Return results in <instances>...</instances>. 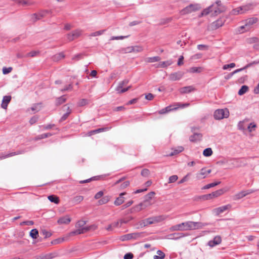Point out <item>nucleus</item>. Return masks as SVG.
<instances>
[{"label":"nucleus","mask_w":259,"mask_h":259,"mask_svg":"<svg viewBox=\"0 0 259 259\" xmlns=\"http://www.w3.org/2000/svg\"><path fill=\"white\" fill-rule=\"evenodd\" d=\"M164 219L163 215L154 216L143 220L136 224V228L140 229L144 227L147 226L148 225H151L155 223H159L162 221Z\"/></svg>","instance_id":"f257e3e1"},{"label":"nucleus","mask_w":259,"mask_h":259,"mask_svg":"<svg viewBox=\"0 0 259 259\" xmlns=\"http://www.w3.org/2000/svg\"><path fill=\"white\" fill-rule=\"evenodd\" d=\"M258 21V18L256 17H251L244 20V24L239 27V31L243 33L245 31L250 30L253 27V25Z\"/></svg>","instance_id":"f03ea898"},{"label":"nucleus","mask_w":259,"mask_h":259,"mask_svg":"<svg viewBox=\"0 0 259 259\" xmlns=\"http://www.w3.org/2000/svg\"><path fill=\"white\" fill-rule=\"evenodd\" d=\"M183 230H191L201 228L203 226L201 222L188 221L182 223Z\"/></svg>","instance_id":"7ed1b4c3"},{"label":"nucleus","mask_w":259,"mask_h":259,"mask_svg":"<svg viewBox=\"0 0 259 259\" xmlns=\"http://www.w3.org/2000/svg\"><path fill=\"white\" fill-rule=\"evenodd\" d=\"M229 116V112L227 109H217L214 112L213 116L215 119H222L227 118Z\"/></svg>","instance_id":"20e7f679"},{"label":"nucleus","mask_w":259,"mask_h":259,"mask_svg":"<svg viewBox=\"0 0 259 259\" xmlns=\"http://www.w3.org/2000/svg\"><path fill=\"white\" fill-rule=\"evenodd\" d=\"M200 6L198 4H190L180 11L181 15H186L198 10Z\"/></svg>","instance_id":"39448f33"},{"label":"nucleus","mask_w":259,"mask_h":259,"mask_svg":"<svg viewBox=\"0 0 259 259\" xmlns=\"http://www.w3.org/2000/svg\"><path fill=\"white\" fill-rule=\"evenodd\" d=\"M143 236V232H135L123 235L121 236V239L122 241L128 240L132 239H137Z\"/></svg>","instance_id":"423d86ee"},{"label":"nucleus","mask_w":259,"mask_h":259,"mask_svg":"<svg viewBox=\"0 0 259 259\" xmlns=\"http://www.w3.org/2000/svg\"><path fill=\"white\" fill-rule=\"evenodd\" d=\"M258 63V62L253 61V62H252L251 63L247 64L244 67H242L241 68H240V69H236V70H234V71H233L232 72L230 73L228 75L225 76V79H226V80L229 79L235 73H237L239 72H240L241 71L245 70L247 68H248L250 67V66H251L253 64H257Z\"/></svg>","instance_id":"0eeeda50"},{"label":"nucleus","mask_w":259,"mask_h":259,"mask_svg":"<svg viewBox=\"0 0 259 259\" xmlns=\"http://www.w3.org/2000/svg\"><path fill=\"white\" fill-rule=\"evenodd\" d=\"M82 33V31L80 29H76L72 31L71 32L67 34V37L69 41H73V40L78 38Z\"/></svg>","instance_id":"6e6552de"},{"label":"nucleus","mask_w":259,"mask_h":259,"mask_svg":"<svg viewBox=\"0 0 259 259\" xmlns=\"http://www.w3.org/2000/svg\"><path fill=\"white\" fill-rule=\"evenodd\" d=\"M225 22V20L224 18H219L210 24L209 26L210 29L212 30H216L222 27L224 24Z\"/></svg>","instance_id":"1a4fd4ad"},{"label":"nucleus","mask_w":259,"mask_h":259,"mask_svg":"<svg viewBox=\"0 0 259 259\" xmlns=\"http://www.w3.org/2000/svg\"><path fill=\"white\" fill-rule=\"evenodd\" d=\"M155 194L154 192H150L147 195L144 196V200L142 202L143 203H145V205H146V207H148L151 205L152 203L151 202V200L154 195Z\"/></svg>","instance_id":"9d476101"},{"label":"nucleus","mask_w":259,"mask_h":259,"mask_svg":"<svg viewBox=\"0 0 259 259\" xmlns=\"http://www.w3.org/2000/svg\"><path fill=\"white\" fill-rule=\"evenodd\" d=\"M92 227V226H91L89 227H84L82 228H79L74 231L71 232L69 234L70 236H73L84 233L89 231L91 229Z\"/></svg>","instance_id":"9b49d317"},{"label":"nucleus","mask_w":259,"mask_h":259,"mask_svg":"<svg viewBox=\"0 0 259 259\" xmlns=\"http://www.w3.org/2000/svg\"><path fill=\"white\" fill-rule=\"evenodd\" d=\"M222 242V238L220 236H215L213 240H210L207 243V245L211 247H213L220 244Z\"/></svg>","instance_id":"f8f14e48"},{"label":"nucleus","mask_w":259,"mask_h":259,"mask_svg":"<svg viewBox=\"0 0 259 259\" xmlns=\"http://www.w3.org/2000/svg\"><path fill=\"white\" fill-rule=\"evenodd\" d=\"M184 75V73L182 71H178L171 73L169 76V79L171 81H176L180 80Z\"/></svg>","instance_id":"ddd939ff"},{"label":"nucleus","mask_w":259,"mask_h":259,"mask_svg":"<svg viewBox=\"0 0 259 259\" xmlns=\"http://www.w3.org/2000/svg\"><path fill=\"white\" fill-rule=\"evenodd\" d=\"M11 100V96H5L3 97L1 107L3 109H7L8 104L10 102Z\"/></svg>","instance_id":"4468645a"},{"label":"nucleus","mask_w":259,"mask_h":259,"mask_svg":"<svg viewBox=\"0 0 259 259\" xmlns=\"http://www.w3.org/2000/svg\"><path fill=\"white\" fill-rule=\"evenodd\" d=\"M202 137V135L200 133H195L191 136L189 138V140L191 142H196L197 141L201 140Z\"/></svg>","instance_id":"2eb2a0df"},{"label":"nucleus","mask_w":259,"mask_h":259,"mask_svg":"<svg viewBox=\"0 0 259 259\" xmlns=\"http://www.w3.org/2000/svg\"><path fill=\"white\" fill-rule=\"evenodd\" d=\"M231 207V205L230 204H228L226 205H224L219 207H218L215 209V211L217 213V215L220 214L221 213H223L225 211L229 209Z\"/></svg>","instance_id":"dca6fc26"},{"label":"nucleus","mask_w":259,"mask_h":259,"mask_svg":"<svg viewBox=\"0 0 259 259\" xmlns=\"http://www.w3.org/2000/svg\"><path fill=\"white\" fill-rule=\"evenodd\" d=\"M195 90V89L193 86L190 85L180 88V92L181 94H186L189 93Z\"/></svg>","instance_id":"f3484780"},{"label":"nucleus","mask_w":259,"mask_h":259,"mask_svg":"<svg viewBox=\"0 0 259 259\" xmlns=\"http://www.w3.org/2000/svg\"><path fill=\"white\" fill-rule=\"evenodd\" d=\"M71 221V219L68 215L60 218L57 222L59 224H68Z\"/></svg>","instance_id":"a211bd4d"},{"label":"nucleus","mask_w":259,"mask_h":259,"mask_svg":"<svg viewBox=\"0 0 259 259\" xmlns=\"http://www.w3.org/2000/svg\"><path fill=\"white\" fill-rule=\"evenodd\" d=\"M177 109H178V107H175L172 108V106L170 105V106H167L165 108L159 110L158 113L160 114H164L167 113L172 110H177Z\"/></svg>","instance_id":"6ab92c4d"},{"label":"nucleus","mask_w":259,"mask_h":259,"mask_svg":"<svg viewBox=\"0 0 259 259\" xmlns=\"http://www.w3.org/2000/svg\"><path fill=\"white\" fill-rule=\"evenodd\" d=\"M224 193V190L223 189L218 190L214 192H212L210 194H209L207 195V197H209L210 198L213 197H217Z\"/></svg>","instance_id":"aec40b11"},{"label":"nucleus","mask_w":259,"mask_h":259,"mask_svg":"<svg viewBox=\"0 0 259 259\" xmlns=\"http://www.w3.org/2000/svg\"><path fill=\"white\" fill-rule=\"evenodd\" d=\"M212 10L213 12V14L214 15H218V14L224 12L225 10V8L217 7L214 5V6L212 8Z\"/></svg>","instance_id":"412c9836"},{"label":"nucleus","mask_w":259,"mask_h":259,"mask_svg":"<svg viewBox=\"0 0 259 259\" xmlns=\"http://www.w3.org/2000/svg\"><path fill=\"white\" fill-rule=\"evenodd\" d=\"M214 6V5H211L208 8L204 9L202 12L201 13L200 15L199 16V17H201L203 16H205L208 15L210 12H212V8Z\"/></svg>","instance_id":"4be33fe9"},{"label":"nucleus","mask_w":259,"mask_h":259,"mask_svg":"<svg viewBox=\"0 0 259 259\" xmlns=\"http://www.w3.org/2000/svg\"><path fill=\"white\" fill-rule=\"evenodd\" d=\"M206 175V169L205 168H202L201 169L200 172L196 174V178L200 180L205 178Z\"/></svg>","instance_id":"5701e85b"},{"label":"nucleus","mask_w":259,"mask_h":259,"mask_svg":"<svg viewBox=\"0 0 259 259\" xmlns=\"http://www.w3.org/2000/svg\"><path fill=\"white\" fill-rule=\"evenodd\" d=\"M46 13H48V12H42L38 14H33L32 17V19L34 21H36L37 20H39L45 16Z\"/></svg>","instance_id":"b1692460"},{"label":"nucleus","mask_w":259,"mask_h":259,"mask_svg":"<svg viewBox=\"0 0 259 259\" xmlns=\"http://www.w3.org/2000/svg\"><path fill=\"white\" fill-rule=\"evenodd\" d=\"M125 194V193H121L120 194V196L116 198L114 203L115 205L119 206L124 202V199L122 197V196L124 195Z\"/></svg>","instance_id":"393cba45"},{"label":"nucleus","mask_w":259,"mask_h":259,"mask_svg":"<svg viewBox=\"0 0 259 259\" xmlns=\"http://www.w3.org/2000/svg\"><path fill=\"white\" fill-rule=\"evenodd\" d=\"M65 57V55L63 53L61 52L60 53L54 55L52 59L54 61L58 62L61 59L64 58Z\"/></svg>","instance_id":"a878e982"},{"label":"nucleus","mask_w":259,"mask_h":259,"mask_svg":"<svg viewBox=\"0 0 259 259\" xmlns=\"http://www.w3.org/2000/svg\"><path fill=\"white\" fill-rule=\"evenodd\" d=\"M135 211V212H139L142 210L144 208H145L146 207V205H145V203H143L142 202H141L138 205H135L133 207Z\"/></svg>","instance_id":"bb28decb"},{"label":"nucleus","mask_w":259,"mask_h":259,"mask_svg":"<svg viewBox=\"0 0 259 259\" xmlns=\"http://www.w3.org/2000/svg\"><path fill=\"white\" fill-rule=\"evenodd\" d=\"M118 52L119 53H132V47H128L126 48H120L118 50Z\"/></svg>","instance_id":"cd10ccee"},{"label":"nucleus","mask_w":259,"mask_h":259,"mask_svg":"<svg viewBox=\"0 0 259 259\" xmlns=\"http://www.w3.org/2000/svg\"><path fill=\"white\" fill-rule=\"evenodd\" d=\"M48 198L51 202H54L55 204H58L59 202V197L54 195H49Z\"/></svg>","instance_id":"c85d7f7f"},{"label":"nucleus","mask_w":259,"mask_h":259,"mask_svg":"<svg viewBox=\"0 0 259 259\" xmlns=\"http://www.w3.org/2000/svg\"><path fill=\"white\" fill-rule=\"evenodd\" d=\"M110 199V196H105L103 197L98 201L99 205H102L107 203Z\"/></svg>","instance_id":"c756f323"},{"label":"nucleus","mask_w":259,"mask_h":259,"mask_svg":"<svg viewBox=\"0 0 259 259\" xmlns=\"http://www.w3.org/2000/svg\"><path fill=\"white\" fill-rule=\"evenodd\" d=\"M41 108V103H37L33 104L31 107V110L34 112L39 111Z\"/></svg>","instance_id":"7c9ffc66"},{"label":"nucleus","mask_w":259,"mask_h":259,"mask_svg":"<svg viewBox=\"0 0 259 259\" xmlns=\"http://www.w3.org/2000/svg\"><path fill=\"white\" fill-rule=\"evenodd\" d=\"M66 101V99L65 97V96L64 95L60 97L57 98L56 101V105L57 106L60 105L62 104L65 102Z\"/></svg>","instance_id":"2f4dec72"},{"label":"nucleus","mask_w":259,"mask_h":259,"mask_svg":"<svg viewBox=\"0 0 259 259\" xmlns=\"http://www.w3.org/2000/svg\"><path fill=\"white\" fill-rule=\"evenodd\" d=\"M129 82L128 79H124L122 81L120 82L116 89V91H119L121 89H122L123 86L126 85Z\"/></svg>","instance_id":"473e14b6"},{"label":"nucleus","mask_w":259,"mask_h":259,"mask_svg":"<svg viewBox=\"0 0 259 259\" xmlns=\"http://www.w3.org/2000/svg\"><path fill=\"white\" fill-rule=\"evenodd\" d=\"M29 235L32 238L36 239L38 236V231L36 229H33L30 231Z\"/></svg>","instance_id":"72a5a7b5"},{"label":"nucleus","mask_w":259,"mask_h":259,"mask_svg":"<svg viewBox=\"0 0 259 259\" xmlns=\"http://www.w3.org/2000/svg\"><path fill=\"white\" fill-rule=\"evenodd\" d=\"M83 199V197L82 196L78 195L74 197L72 201L73 203L77 204L81 202Z\"/></svg>","instance_id":"f704fd0d"},{"label":"nucleus","mask_w":259,"mask_h":259,"mask_svg":"<svg viewBox=\"0 0 259 259\" xmlns=\"http://www.w3.org/2000/svg\"><path fill=\"white\" fill-rule=\"evenodd\" d=\"M171 239H178L184 236L183 233H176L170 235Z\"/></svg>","instance_id":"c9c22d12"},{"label":"nucleus","mask_w":259,"mask_h":259,"mask_svg":"<svg viewBox=\"0 0 259 259\" xmlns=\"http://www.w3.org/2000/svg\"><path fill=\"white\" fill-rule=\"evenodd\" d=\"M203 154L206 157L210 156L212 154V150L210 148H207L203 150Z\"/></svg>","instance_id":"e433bc0d"},{"label":"nucleus","mask_w":259,"mask_h":259,"mask_svg":"<svg viewBox=\"0 0 259 259\" xmlns=\"http://www.w3.org/2000/svg\"><path fill=\"white\" fill-rule=\"evenodd\" d=\"M245 196V193L243 191L240 192L234 196V200H237Z\"/></svg>","instance_id":"4c0bfd02"},{"label":"nucleus","mask_w":259,"mask_h":259,"mask_svg":"<svg viewBox=\"0 0 259 259\" xmlns=\"http://www.w3.org/2000/svg\"><path fill=\"white\" fill-rule=\"evenodd\" d=\"M248 90V87L247 85H242L238 91V95H242L244 94Z\"/></svg>","instance_id":"58836bf2"},{"label":"nucleus","mask_w":259,"mask_h":259,"mask_svg":"<svg viewBox=\"0 0 259 259\" xmlns=\"http://www.w3.org/2000/svg\"><path fill=\"white\" fill-rule=\"evenodd\" d=\"M64 240V238H58L52 240L51 243L52 245H56L62 243Z\"/></svg>","instance_id":"ea45409f"},{"label":"nucleus","mask_w":259,"mask_h":259,"mask_svg":"<svg viewBox=\"0 0 259 259\" xmlns=\"http://www.w3.org/2000/svg\"><path fill=\"white\" fill-rule=\"evenodd\" d=\"M160 60V58L158 56H155L153 57H149L147 58V62L149 63H153L155 62L159 61Z\"/></svg>","instance_id":"a19ab883"},{"label":"nucleus","mask_w":259,"mask_h":259,"mask_svg":"<svg viewBox=\"0 0 259 259\" xmlns=\"http://www.w3.org/2000/svg\"><path fill=\"white\" fill-rule=\"evenodd\" d=\"M170 230H171V231H179V230L183 231V229L182 227V223L172 226L170 228Z\"/></svg>","instance_id":"79ce46f5"},{"label":"nucleus","mask_w":259,"mask_h":259,"mask_svg":"<svg viewBox=\"0 0 259 259\" xmlns=\"http://www.w3.org/2000/svg\"><path fill=\"white\" fill-rule=\"evenodd\" d=\"M53 134L50 133H45V134H42L41 135H38L37 137H36V140H40V139H45V138H47L49 137H50L51 136H52Z\"/></svg>","instance_id":"37998d69"},{"label":"nucleus","mask_w":259,"mask_h":259,"mask_svg":"<svg viewBox=\"0 0 259 259\" xmlns=\"http://www.w3.org/2000/svg\"><path fill=\"white\" fill-rule=\"evenodd\" d=\"M184 148L182 146L178 147L177 149H175L174 152H171L170 154V156H173L175 155H176L177 154H179V153L182 152L184 150Z\"/></svg>","instance_id":"c03bdc74"},{"label":"nucleus","mask_w":259,"mask_h":259,"mask_svg":"<svg viewBox=\"0 0 259 259\" xmlns=\"http://www.w3.org/2000/svg\"><path fill=\"white\" fill-rule=\"evenodd\" d=\"M88 104V101L85 99H82L77 103V105L80 107H82Z\"/></svg>","instance_id":"a18cd8bd"},{"label":"nucleus","mask_w":259,"mask_h":259,"mask_svg":"<svg viewBox=\"0 0 259 259\" xmlns=\"http://www.w3.org/2000/svg\"><path fill=\"white\" fill-rule=\"evenodd\" d=\"M99 177H93L91 178H90V179H87L85 180H84V181H80L79 182L81 184H82V183H89L91 181H93V180H99Z\"/></svg>","instance_id":"49530a36"},{"label":"nucleus","mask_w":259,"mask_h":259,"mask_svg":"<svg viewBox=\"0 0 259 259\" xmlns=\"http://www.w3.org/2000/svg\"><path fill=\"white\" fill-rule=\"evenodd\" d=\"M143 48L140 46H132V52L138 53L142 52Z\"/></svg>","instance_id":"de8ad7c7"},{"label":"nucleus","mask_w":259,"mask_h":259,"mask_svg":"<svg viewBox=\"0 0 259 259\" xmlns=\"http://www.w3.org/2000/svg\"><path fill=\"white\" fill-rule=\"evenodd\" d=\"M141 175L144 177H147L150 175V170L148 169H143L141 172Z\"/></svg>","instance_id":"09e8293b"},{"label":"nucleus","mask_w":259,"mask_h":259,"mask_svg":"<svg viewBox=\"0 0 259 259\" xmlns=\"http://www.w3.org/2000/svg\"><path fill=\"white\" fill-rule=\"evenodd\" d=\"M105 30H101L96 31L95 32L91 33L90 34V36H99V35H102L105 31Z\"/></svg>","instance_id":"8fccbe9b"},{"label":"nucleus","mask_w":259,"mask_h":259,"mask_svg":"<svg viewBox=\"0 0 259 259\" xmlns=\"http://www.w3.org/2000/svg\"><path fill=\"white\" fill-rule=\"evenodd\" d=\"M178 179L177 175H172L169 178L168 183H172L175 182Z\"/></svg>","instance_id":"3c124183"},{"label":"nucleus","mask_w":259,"mask_h":259,"mask_svg":"<svg viewBox=\"0 0 259 259\" xmlns=\"http://www.w3.org/2000/svg\"><path fill=\"white\" fill-rule=\"evenodd\" d=\"M86 224V222L82 220H80L77 222L76 225V227L79 228H82L83 226Z\"/></svg>","instance_id":"603ef678"},{"label":"nucleus","mask_w":259,"mask_h":259,"mask_svg":"<svg viewBox=\"0 0 259 259\" xmlns=\"http://www.w3.org/2000/svg\"><path fill=\"white\" fill-rule=\"evenodd\" d=\"M70 114V111L66 112L61 117V118L60 119V122H62V121L65 120L68 117V116H69Z\"/></svg>","instance_id":"864d4df0"},{"label":"nucleus","mask_w":259,"mask_h":259,"mask_svg":"<svg viewBox=\"0 0 259 259\" xmlns=\"http://www.w3.org/2000/svg\"><path fill=\"white\" fill-rule=\"evenodd\" d=\"M13 68L12 67H8V68H7V67H3V73L4 74H8L9 73H10L12 70Z\"/></svg>","instance_id":"5fc2aeb1"},{"label":"nucleus","mask_w":259,"mask_h":259,"mask_svg":"<svg viewBox=\"0 0 259 259\" xmlns=\"http://www.w3.org/2000/svg\"><path fill=\"white\" fill-rule=\"evenodd\" d=\"M235 65H236L234 63H231L229 64H226L223 66V69L224 70H227L229 68H234V67H235Z\"/></svg>","instance_id":"6e6d98bb"},{"label":"nucleus","mask_w":259,"mask_h":259,"mask_svg":"<svg viewBox=\"0 0 259 259\" xmlns=\"http://www.w3.org/2000/svg\"><path fill=\"white\" fill-rule=\"evenodd\" d=\"M200 67H192L190 69V71L192 73H199L201 71Z\"/></svg>","instance_id":"4d7b16f0"},{"label":"nucleus","mask_w":259,"mask_h":259,"mask_svg":"<svg viewBox=\"0 0 259 259\" xmlns=\"http://www.w3.org/2000/svg\"><path fill=\"white\" fill-rule=\"evenodd\" d=\"M256 127V125L254 123H250L248 126V130L249 132H251L252 131H254L255 128Z\"/></svg>","instance_id":"13d9d810"},{"label":"nucleus","mask_w":259,"mask_h":259,"mask_svg":"<svg viewBox=\"0 0 259 259\" xmlns=\"http://www.w3.org/2000/svg\"><path fill=\"white\" fill-rule=\"evenodd\" d=\"M39 53V51H31L26 55V57L30 56L31 57H34L36 56L37 54H38Z\"/></svg>","instance_id":"bf43d9fd"},{"label":"nucleus","mask_w":259,"mask_h":259,"mask_svg":"<svg viewBox=\"0 0 259 259\" xmlns=\"http://www.w3.org/2000/svg\"><path fill=\"white\" fill-rule=\"evenodd\" d=\"M46 255L47 256V259H52L57 256V253L56 252H52L48 254H46Z\"/></svg>","instance_id":"052dcab7"},{"label":"nucleus","mask_w":259,"mask_h":259,"mask_svg":"<svg viewBox=\"0 0 259 259\" xmlns=\"http://www.w3.org/2000/svg\"><path fill=\"white\" fill-rule=\"evenodd\" d=\"M41 233H42L43 235L45 236V238L50 237L52 235V234L46 230H42Z\"/></svg>","instance_id":"680f3d73"},{"label":"nucleus","mask_w":259,"mask_h":259,"mask_svg":"<svg viewBox=\"0 0 259 259\" xmlns=\"http://www.w3.org/2000/svg\"><path fill=\"white\" fill-rule=\"evenodd\" d=\"M103 192L102 191H100L96 194V195L94 196V198L96 199H99L101 198L102 197H103Z\"/></svg>","instance_id":"e2e57ef3"},{"label":"nucleus","mask_w":259,"mask_h":259,"mask_svg":"<svg viewBox=\"0 0 259 259\" xmlns=\"http://www.w3.org/2000/svg\"><path fill=\"white\" fill-rule=\"evenodd\" d=\"M199 50H207L208 48V46L205 45H198L197 47Z\"/></svg>","instance_id":"0e129e2a"},{"label":"nucleus","mask_w":259,"mask_h":259,"mask_svg":"<svg viewBox=\"0 0 259 259\" xmlns=\"http://www.w3.org/2000/svg\"><path fill=\"white\" fill-rule=\"evenodd\" d=\"M242 10V9L241 7L237 8L236 9H235L233 10V14L234 15H237L240 13H242L241 11Z\"/></svg>","instance_id":"69168bd1"},{"label":"nucleus","mask_w":259,"mask_h":259,"mask_svg":"<svg viewBox=\"0 0 259 259\" xmlns=\"http://www.w3.org/2000/svg\"><path fill=\"white\" fill-rule=\"evenodd\" d=\"M133 202H134L133 200L127 202L125 204L122 206V209H125L126 208L130 206L133 203Z\"/></svg>","instance_id":"338daca9"},{"label":"nucleus","mask_w":259,"mask_h":259,"mask_svg":"<svg viewBox=\"0 0 259 259\" xmlns=\"http://www.w3.org/2000/svg\"><path fill=\"white\" fill-rule=\"evenodd\" d=\"M134 257V254L131 253H127L124 256V259H132Z\"/></svg>","instance_id":"774afa93"}]
</instances>
